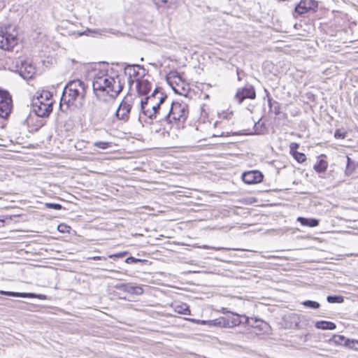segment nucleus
Instances as JSON below:
<instances>
[{
  "label": "nucleus",
  "mask_w": 358,
  "mask_h": 358,
  "mask_svg": "<svg viewBox=\"0 0 358 358\" xmlns=\"http://www.w3.org/2000/svg\"><path fill=\"white\" fill-rule=\"evenodd\" d=\"M153 1L158 8H172L178 0H153Z\"/></svg>",
  "instance_id": "5701e85b"
},
{
  "label": "nucleus",
  "mask_w": 358,
  "mask_h": 358,
  "mask_svg": "<svg viewBox=\"0 0 358 358\" xmlns=\"http://www.w3.org/2000/svg\"><path fill=\"white\" fill-rule=\"evenodd\" d=\"M297 220L303 226H308L310 227H317L319 224V220L315 218H306L303 217H299Z\"/></svg>",
  "instance_id": "393cba45"
},
{
  "label": "nucleus",
  "mask_w": 358,
  "mask_h": 358,
  "mask_svg": "<svg viewBox=\"0 0 358 358\" xmlns=\"http://www.w3.org/2000/svg\"><path fill=\"white\" fill-rule=\"evenodd\" d=\"M106 32L107 31L106 30L96 31V30L91 29V31H90L91 36H94L96 34L104 35L105 33H106Z\"/></svg>",
  "instance_id": "ea45409f"
},
{
  "label": "nucleus",
  "mask_w": 358,
  "mask_h": 358,
  "mask_svg": "<svg viewBox=\"0 0 358 358\" xmlns=\"http://www.w3.org/2000/svg\"><path fill=\"white\" fill-rule=\"evenodd\" d=\"M151 90V83L145 79H137L136 90L138 96L147 94Z\"/></svg>",
  "instance_id": "6ab92c4d"
},
{
  "label": "nucleus",
  "mask_w": 358,
  "mask_h": 358,
  "mask_svg": "<svg viewBox=\"0 0 358 358\" xmlns=\"http://www.w3.org/2000/svg\"><path fill=\"white\" fill-rule=\"evenodd\" d=\"M142 262L141 259H137L134 257H129L125 259V262L127 264H136Z\"/></svg>",
  "instance_id": "4c0bfd02"
},
{
  "label": "nucleus",
  "mask_w": 358,
  "mask_h": 358,
  "mask_svg": "<svg viewBox=\"0 0 358 358\" xmlns=\"http://www.w3.org/2000/svg\"><path fill=\"white\" fill-rule=\"evenodd\" d=\"M83 141H78L77 142V143L76 144V148L78 150H81L82 149V146H83Z\"/></svg>",
  "instance_id": "c03bdc74"
},
{
  "label": "nucleus",
  "mask_w": 358,
  "mask_h": 358,
  "mask_svg": "<svg viewBox=\"0 0 358 358\" xmlns=\"http://www.w3.org/2000/svg\"><path fill=\"white\" fill-rule=\"evenodd\" d=\"M91 255H92V256H94V257H98V256H97V255H93L92 252H91Z\"/></svg>",
  "instance_id": "3c124183"
},
{
  "label": "nucleus",
  "mask_w": 358,
  "mask_h": 358,
  "mask_svg": "<svg viewBox=\"0 0 358 358\" xmlns=\"http://www.w3.org/2000/svg\"><path fill=\"white\" fill-rule=\"evenodd\" d=\"M318 3L315 0H301L295 6L293 16L297 17L310 11H315Z\"/></svg>",
  "instance_id": "1a4fd4ad"
},
{
  "label": "nucleus",
  "mask_w": 358,
  "mask_h": 358,
  "mask_svg": "<svg viewBox=\"0 0 358 358\" xmlns=\"http://www.w3.org/2000/svg\"><path fill=\"white\" fill-rule=\"evenodd\" d=\"M135 106H139V96L128 93L124 97L116 110L115 115L117 119L127 122L129 119L131 108Z\"/></svg>",
  "instance_id": "423d86ee"
},
{
  "label": "nucleus",
  "mask_w": 358,
  "mask_h": 358,
  "mask_svg": "<svg viewBox=\"0 0 358 358\" xmlns=\"http://www.w3.org/2000/svg\"><path fill=\"white\" fill-rule=\"evenodd\" d=\"M0 294L13 297L36 298L41 300H45L48 298L46 295L42 294L15 292L3 290H0Z\"/></svg>",
  "instance_id": "4468645a"
},
{
  "label": "nucleus",
  "mask_w": 358,
  "mask_h": 358,
  "mask_svg": "<svg viewBox=\"0 0 358 358\" xmlns=\"http://www.w3.org/2000/svg\"><path fill=\"white\" fill-rule=\"evenodd\" d=\"M87 86L80 80L69 82L63 90L59 108L62 111L81 108L87 93Z\"/></svg>",
  "instance_id": "f03ea898"
},
{
  "label": "nucleus",
  "mask_w": 358,
  "mask_h": 358,
  "mask_svg": "<svg viewBox=\"0 0 358 358\" xmlns=\"http://www.w3.org/2000/svg\"><path fill=\"white\" fill-rule=\"evenodd\" d=\"M348 164H347V169L349 168L350 163V159L349 157H347Z\"/></svg>",
  "instance_id": "49530a36"
},
{
  "label": "nucleus",
  "mask_w": 358,
  "mask_h": 358,
  "mask_svg": "<svg viewBox=\"0 0 358 358\" xmlns=\"http://www.w3.org/2000/svg\"><path fill=\"white\" fill-rule=\"evenodd\" d=\"M139 106L141 114L147 117L150 120L155 119V112L154 110L152 111V108H151L150 106H148V105L144 104V102H143V101H141L140 99Z\"/></svg>",
  "instance_id": "4be33fe9"
},
{
  "label": "nucleus",
  "mask_w": 358,
  "mask_h": 358,
  "mask_svg": "<svg viewBox=\"0 0 358 358\" xmlns=\"http://www.w3.org/2000/svg\"><path fill=\"white\" fill-rule=\"evenodd\" d=\"M124 73L129 77L135 78L137 82V79H140L139 77L145 76V69L138 64H129L124 68Z\"/></svg>",
  "instance_id": "9d476101"
},
{
  "label": "nucleus",
  "mask_w": 358,
  "mask_h": 358,
  "mask_svg": "<svg viewBox=\"0 0 358 358\" xmlns=\"http://www.w3.org/2000/svg\"><path fill=\"white\" fill-rule=\"evenodd\" d=\"M171 79L174 80L175 83H177V80L182 81L181 76L177 71H171L166 78L167 82L172 86Z\"/></svg>",
  "instance_id": "c85d7f7f"
},
{
  "label": "nucleus",
  "mask_w": 358,
  "mask_h": 358,
  "mask_svg": "<svg viewBox=\"0 0 358 358\" xmlns=\"http://www.w3.org/2000/svg\"><path fill=\"white\" fill-rule=\"evenodd\" d=\"M328 164L324 159H320L313 166L314 170L317 173H324L327 169Z\"/></svg>",
  "instance_id": "cd10ccee"
},
{
  "label": "nucleus",
  "mask_w": 358,
  "mask_h": 358,
  "mask_svg": "<svg viewBox=\"0 0 358 358\" xmlns=\"http://www.w3.org/2000/svg\"><path fill=\"white\" fill-rule=\"evenodd\" d=\"M127 252H120L115 255H110L108 256V258H113V257H122Z\"/></svg>",
  "instance_id": "a19ab883"
},
{
  "label": "nucleus",
  "mask_w": 358,
  "mask_h": 358,
  "mask_svg": "<svg viewBox=\"0 0 358 358\" xmlns=\"http://www.w3.org/2000/svg\"><path fill=\"white\" fill-rule=\"evenodd\" d=\"M64 227H66V226H65V225H64V224H60V225H59V226H58V229H59V231H64Z\"/></svg>",
  "instance_id": "a18cd8bd"
},
{
  "label": "nucleus",
  "mask_w": 358,
  "mask_h": 358,
  "mask_svg": "<svg viewBox=\"0 0 358 358\" xmlns=\"http://www.w3.org/2000/svg\"><path fill=\"white\" fill-rule=\"evenodd\" d=\"M37 95L34 98L32 102L33 111L38 117H48L52 111V94L48 90H43L41 92L36 93Z\"/></svg>",
  "instance_id": "20e7f679"
},
{
  "label": "nucleus",
  "mask_w": 358,
  "mask_h": 358,
  "mask_svg": "<svg viewBox=\"0 0 358 358\" xmlns=\"http://www.w3.org/2000/svg\"><path fill=\"white\" fill-rule=\"evenodd\" d=\"M299 145L296 143H291L289 145L290 153L292 155L295 154V152H298L297 149L299 148Z\"/></svg>",
  "instance_id": "e433bc0d"
},
{
  "label": "nucleus",
  "mask_w": 358,
  "mask_h": 358,
  "mask_svg": "<svg viewBox=\"0 0 358 358\" xmlns=\"http://www.w3.org/2000/svg\"><path fill=\"white\" fill-rule=\"evenodd\" d=\"M45 206L47 208H52V209H55V210H60L62 208L59 203H45Z\"/></svg>",
  "instance_id": "f704fd0d"
},
{
  "label": "nucleus",
  "mask_w": 358,
  "mask_h": 358,
  "mask_svg": "<svg viewBox=\"0 0 358 358\" xmlns=\"http://www.w3.org/2000/svg\"><path fill=\"white\" fill-rule=\"evenodd\" d=\"M358 343V341H355V340H350V339H347V340L345 341V346H348V347H349V348H353V347H354V346L352 345V344H354V343Z\"/></svg>",
  "instance_id": "58836bf2"
},
{
  "label": "nucleus",
  "mask_w": 358,
  "mask_h": 358,
  "mask_svg": "<svg viewBox=\"0 0 358 358\" xmlns=\"http://www.w3.org/2000/svg\"><path fill=\"white\" fill-rule=\"evenodd\" d=\"M20 75L26 80L33 78L36 73L35 67L29 62L24 61L21 62L20 66L18 69Z\"/></svg>",
  "instance_id": "ddd939ff"
},
{
  "label": "nucleus",
  "mask_w": 358,
  "mask_h": 358,
  "mask_svg": "<svg viewBox=\"0 0 358 358\" xmlns=\"http://www.w3.org/2000/svg\"><path fill=\"white\" fill-rule=\"evenodd\" d=\"M302 305L311 309H317L320 306V304L318 302L311 300H306L303 301Z\"/></svg>",
  "instance_id": "c756f323"
},
{
  "label": "nucleus",
  "mask_w": 358,
  "mask_h": 358,
  "mask_svg": "<svg viewBox=\"0 0 358 358\" xmlns=\"http://www.w3.org/2000/svg\"><path fill=\"white\" fill-rule=\"evenodd\" d=\"M346 134H347L345 132H342L341 129H336L334 133V137L336 139H343L345 138Z\"/></svg>",
  "instance_id": "c9c22d12"
},
{
  "label": "nucleus",
  "mask_w": 358,
  "mask_h": 358,
  "mask_svg": "<svg viewBox=\"0 0 358 358\" xmlns=\"http://www.w3.org/2000/svg\"><path fill=\"white\" fill-rule=\"evenodd\" d=\"M356 315L358 316V312L356 313Z\"/></svg>",
  "instance_id": "603ef678"
},
{
  "label": "nucleus",
  "mask_w": 358,
  "mask_h": 358,
  "mask_svg": "<svg viewBox=\"0 0 358 358\" xmlns=\"http://www.w3.org/2000/svg\"><path fill=\"white\" fill-rule=\"evenodd\" d=\"M268 104L271 112L273 113L275 115H278L280 113V104L278 101H273L268 97Z\"/></svg>",
  "instance_id": "a878e982"
},
{
  "label": "nucleus",
  "mask_w": 358,
  "mask_h": 358,
  "mask_svg": "<svg viewBox=\"0 0 358 358\" xmlns=\"http://www.w3.org/2000/svg\"><path fill=\"white\" fill-rule=\"evenodd\" d=\"M172 88H173V90L176 92L179 93V92H178V89H176V87H174L173 86H172ZM180 94H181V93L180 92Z\"/></svg>",
  "instance_id": "de8ad7c7"
},
{
  "label": "nucleus",
  "mask_w": 358,
  "mask_h": 358,
  "mask_svg": "<svg viewBox=\"0 0 358 358\" xmlns=\"http://www.w3.org/2000/svg\"><path fill=\"white\" fill-rule=\"evenodd\" d=\"M222 313H229L227 317H220L214 321L215 324L222 325L224 327H232L239 325L241 323V320L240 319L241 315L238 314H234V313H231L227 310V308H222Z\"/></svg>",
  "instance_id": "6e6552de"
},
{
  "label": "nucleus",
  "mask_w": 358,
  "mask_h": 358,
  "mask_svg": "<svg viewBox=\"0 0 358 358\" xmlns=\"http://www.w3.org/2000/svg\"><path fill=\"white\" fill-rule=\"evenodd\" d=\"M255 90L252 86L239 90L236 94V99L238 100L239 103H241L245 99H255Z\"/></svg>",
  "instance_id": "dca6fc26"
},
{
  "label": "nucleus",
  "mask_w": 358,
  "mask_h": 358,
  "mask_svg": "<svg viewBox=\"0 0 358 358\" xmlns=\"http://www.w3.org/2000/svg\"><path fill=\"white\" fill-rule=\"evenodd\" d=\"M345 339V338L343 336L334 335L330 341H331L336 344H341Z\"/></svg>",
  "instance_id": "72a5a7b5"
},
{
  "label": "nucleus",
  "mask_w": 358,
  "mask_h": 358,
  "mask_svg": "<svg viewBox=\"0 0 358 358\" xmlns=\"http://www.w3.org/2000/svg\"><path fill=\"white\" fill-rule=\"evenodd\" d=\"M18 31L15 24L0 26V48L10 51L18 43Z\"/></svg>",
  "instance_id": "39448f33"
},
{
  "label": "nucleus",
  "mask_w": 358,
  "mask_h": 358,
  "mask_svg": "<svg viewBox=\"0 0 358 358\" xmlns=\"http://www.w3.org/2000/svg\"><path fill=\"white\" fill-rule=\"evenodd\" d=\"M292 156L299 163H302L306 159V155L302 152H295V154Z\"/></svg>",
  "instance_id": "2f4dec72"
},
{
  "label": "nucleus",
  "mask_w": 358,
  "mask_h": 358,
  "mask_svg": "<svg viewBox=\"0 0 358 358\" xmlns=\"http://www.w3.org/2000/svg\"><path fill=\"white\" fill-rule=\"evenodd\" d=\"M99 260L101 262L98 264H95L91 262V270L101 269L103 271H113L111 269L112 262L108 260L107 257H94L91 255V260Z\"/></svg>",
  "instance_id": "f8f14e48"
},
{
  "label": "nucleus",
  "mask_w": 358,
  "mask_h": 358,
  "mask_svg": "<svg viewBox=\"0 0 358 358\" xmlns=\"http://www.w3.org/2000/svg\"><path fill=\"white\" fill-rule=\"evenodd\" d=\"M245 322L248 325L251 326L253 328L258 329L261 331H266L268 327V324L262 320L251 318V320L254 321V323H251L248 317H245Z\"/></svg>",
  "instance_id": "412c9836"
},
{
  "label": "nucleus",
  "mask_w": 358,
  "mask_h": 358,
  "mask_svg": "<svg viewBox=\"0 0 358 358\" xmlns=\"http://www.w3.org/2000/svg\"><path fill=\"white\" fill-rule=\"evenodd\" d=\"M166 99L167 96H160L159 102L152 107V111L154 110L155 112V119L159 118V121L163 120H161V117L162 115L164 114L166 106V105H165Z\"/></svg>",
  "instance_id": "a211bd4d"
},
{
  "label": "nucleus",
  "mask_w": 358,
  "mask_h": 358,
  "mask_svg": "<svg viewBox=\"0 0 358 358\" xmlns=\"http://www.w3.org/2000/svg\"><path fill=\"white\" fill-rule=\"evenodd\" d=\"M13 108V100L10 93L0 89V117H7Z\"/></svg>",
  "instance_id": "0eeeda50"
},
{
  "label": "nucleus",
  "mask_w": 358,
  "mask_h": 358,
  "mask_svg": "<svg viewBox=\"0 0 358 358\" xmlns=\"http://www.w3.org/2000/svg\"><path fill=\"white\" fill-rule=\"evenodd\" d=\"M188 114L187 104L184 102H172L170 107L169 103L166 104L164 114L162 115L161 120H164L168 123L174 122L179 125L185 122Z\"/></svg>",
  "instance_id": "7ed1b4c3"
},
{
  "label": "nucleus",
  "mask_w": 358,
  "mask_h": 358,
  "mask_svg": "<svg viewBox=\"0 0 358 358\" xmlns=\"http://www.w3.org/2000/svg\"><path fill=\"white\" fill-rule=\"evenodd\" d=\"M174 310L179 314L189 315L191 314L189 306L186 303L176 305Z\"/></svg>",
  "instance_id": "bb28decb"
},
{
  "label": "nucleus",
  "mask_w": 358,
  "mask_h": 358,
  "mask_svg": "<svg viewBox=\"0 0 358 358\" xmlns=\"http://www.w3.org/2000/svg\"><path fill=\"white\" fill-rule=\"evenodd\" d=\"M116 288L128 292L129 294H141L143 292V289L140 287H134L130 284L121 283L116 286Z\"/></svg>",
  "instance_id": "aec40b11"
},
{
  "label": "nucleus",
  "mask_w": 358,
  "mask_h": 358,
  "mask_svg": "<svg viewBox=\"0 0 358 358\" xmlns=\"http://www.w3.org/2000/svg\"><path fill=\"white\" fill-rule=\"evenodd\" d=\"M83 33H78V35H79V36H81V35H83Z\"/></svg>",
  "instance_id": "8fccbe9b"
},
{
  "label": "nucleus",
  "mask_w": 358,
  "mask_h": 358,
  "mask_svg": "<svg viewBox=\"0 0 358 358\" xmlns=\"http://www.w3.org/2000/svg\"><path fill=\"white\" fill-rule=\"evenodd\" d=\"M136 81L135 78L128 76V84L131 87L133 83Z\"/></svg>",
  "instance_id": "79ce46f5"
},
{
  "label": "nucleus",
  "mask_w": 358,
  "mask_h": 358,
  "mask_svg": "<svg viewBox=\"0 0 358 358\" xmlns=\"http://www.w3.org/2000/svg\"><path fill=\"white\" fill-rule=\"evenodd\" d=\"M327 300L330 303H341L344 301L343 297L342 296H337V295L328 296L327 298Z\"/></svg>",
  "instance_id": "7c9ffc66"
},
{
  "label": "nucleus",
  "mask_w": 358,
  "mask_h": 358,
  "mask_svg": "<svg viewBox=\"0 0 358 358\" xmlns=\"http://www.w3.org/2000/svg\"><path fill=\"white\" fill-rule=\"evenodd\" d=\"M264 178L262 172L259 171H250L242 175V180L246 184H256L262 181Z\"/></svg>",
  "instance_id": "9b49d317"
},
{
  "label": "nucleus",
  "mask_w": 358,
  "mask_h": 358,
  "mask_svg": "<svg viewBox=\"0 0 358 358\" xmlns=\"http://www.w3.org/2000/svg\"><path fill=\"white\" fill-rule=\"evenodd\" d=\"M94 146L99 149L105 150L110 146V143L106 141H97L94 143Z\"/></svg>",
  "instance_id": "473e14b6"
},
{
  "label": "nucleus",
  "mask_w": 358,
  "mask_h": 358,
  "mask_svg": "<svg viewBox=\"0 0 358 358\" xmlns=\"http://www.w3.org/2000/svg\"><path fill=\"white\" fill-rule=\"evenodd\" d=\"M202 248H204V249H208V248H210V247H209V246H208V245H203V246H202Z\"/></svg>",
  "instance_id": "09e8293b"
},
{
  "label": "nucleus",
  "mask_w": 358,
  "mask_h": 358,
  "mask_svg": "<svg viewBox=\"0 0 358 358\" xmlns=\"http://www.w3.org/2000/svg\"><path fill=\"white\" fill-rule=\"evenodd\" d=\"M315 326L317 329L323 330H334L336 328L335 323L324 320L316 322Z\"/></svg>",
  "instance_id": "b1692460"
},
{
  "label": "nucleus",
  "mask_w": 358,
  "mask_h": 358,
  "mask_svg": "<svg viewBox=\"0 0 358 358\" xmlns=\"http://www.w3.org/2000/svg\"><path fill=\"white\" fill-rule=\"evenodd\" d=\"M162 96L166 95L164 94V92L159 88L156 87L150 96H148L144 99H140V100L143 101L144 104L152 108L157 103V102H159V98Z\"/></svg>",
  "instance_id": "2eb2a0df"
},
{
  "label": "nucleus",
  "mask_w": 358,
  "mask_h": 358,
  "mask_svg": "<svg viewBox=\"0 0 358 358\" xmlns=\"http://www.w3.org/2000/svg\"><path fill=\"white\" fill-rule=\"evenodd\" d=\"M91 78L94 96L99 101L111 102L122 91L124 82L120 76L108 74L105 63H91Z\"/></svg>",
  "instance_id": "f257e3e1"
},
{
  "label": "nucleus",
  "mask_w": 358,
  "mask_h": 358,
  "mask_svg": "<svg viewBox=\"0 0 358 358\" xmlns=\"http://www.w3.org/2000/svg\"><path fill=\"white\" fill-rule=\"evenodd\" d=\"M101 102L103 103L101 108H99L95 106L93 110V119L97 120L98 121L103 120L107 116L110 109V102Z\"/></svg>",
  "instance_id": "f3484780"
},
{
  "label": "nucleus",
  "mask_w": 358,
  "mask_h": 358,
  "mask_svg": "<svg viewBox=\"0 0 358 358\" xmlns=\"http://www.w3.org/2000/svg\"><path fill=\"white\" fill-rule=\"evenodd\" d=\"M236 73H237L238 80H241V73H243V71L242 70H239L238 69H237Z\"/></svg>",
  "instance_id": "37998d69"
}]
</instances>
